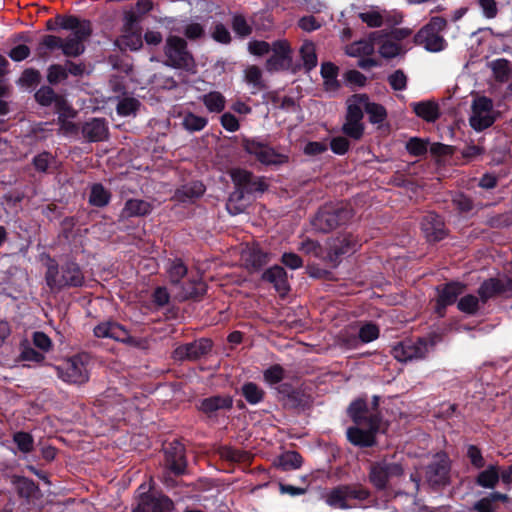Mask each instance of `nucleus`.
<instances>
[{"instance_id":"nucleus-1","label":"nucleus","mask_w":512,"mask_h":512,"mask_svg":"<svg viewBox=\"0 0 512 512\" xmlns=\"http://www.w3.org/2000/svg\"><path fill=\"white\" fill-rule=\"evenodd\" d=\"M92 28L85 25L83 28L71 32L66 38L46 34L38 42L35 48L36 57L47 62L54 56V51L61 50L66 57H78L85 51V42L91 36Z\"/></svg>"},{"instance_id":"nucleus-20","label":"nucleus","mask_w":512,"mask_h":512,"mask_svg":"<svg viewBox=\"0 0 512 512\" xmlns=\"http://www.w3.org/2000/svg\"><path fill=\"white\" fill-rule=\"evenodd\" d=\"M177 298L180 301L200 300L207 291V285L198 274H190L186 281L177 286Z\"/></svg>"},{"instance_id":"nucleus-16","label":"nucleus","mask_w":512,"mask_h":512,"mask_svg":"<svg viewBox=\"0 0 512 512\" xmlns=\"http://www.w3.org/2000/svg\"><path fill=\"white\" fill-rule=\"evenodd\" d=\"M272 55L266 61L268 71L289 69L292 63L291 47L286 40H277L272 43Z\"/></svg>"},{"instance_id":"nucleus-32","label":"nucleus","mask_w":512,"mask_h":512,"mask_svg":"<svg viewBox=\"0 0 512 512\" xmlns=\"http://www.w3.org/2000/svg\"><path fill=\"white\" fill-rule=\"evenodd\" d=\"M206 188L200 181H193L178 188L175 197L180 202H193L200 198Z\"/></svg>"},{"instance_id":"nucleus-22","label":"nucleus","mask_w":512,"mask_h":512,"mask_svg":"<svg viewBox=\"0 0 512 512\" xmlns=\"http://www.w3.org/2000/svg\"><path fill=\"white\" fill-rule=\"evenodd\" d=\"M94 335L97 338H110L118 342L129 343L132 338L128 330L114 321H104L95 326Z\"/></svg>"},{"instance_id":"nucleus-38","label":"nucleus","mask_w":512,"mask_h":512,"mask_svg":"<svg viewBox=\"0 0 512 512\" xmlns=\"http://www.w3.org/2000/svg\"><path fill=\"white\" fill-rule=\"evenodd\" d=\"M320 73L326 90L335 91L340 88V83L337 79L339 74L338 66L332 62H323L321 64Z\"/></svg>"},{"instance_id":"nucleus-13","label":"nucleus","mask_w":512,"mask_h":512,"mask_svg":"<svg viewBox=\"0 0 512 512\" xmlns=\"http://www.w3.org/2000/svg\"><path fill=\"white\" fill-rule=\"evenodd\" d=\"M380 416H373L363 425H356L347 429V438L350 443L359 447H372L376 440L375 434L380 426Z\"/></svg>"},{"instance_id":"nucleus-58","label":"nucleus","mask_w":512,"mask_h":512,"mask_svg":"<svg viewBox=\"0 0 512 512\" xmlns=\"http://www.w3.org/2000/svg\"><path fill=\"white\" fill-rule=\"evenodd\" d=\"M486 225L491 228H503L512 226V212H506L487 218Z\"/></svg>"},{"instance_id":"nucleus-45","label":"nucleus","mask_w":512,"mask_h":512,"mask_svg":"<svg viewBox=\"0 0 512 512\" xmlns=\"http://www.w3.org/2000/svg\"><path fill=\"white\" fill-rule=\"evenodd\" d=\"M56 22L59 28L65 29V30H71L72 32L77 31L81 28H83L85 25L88 26V28H91V23L88 20L81 21L76 16H56Z\"/></svg>"},{"instance_id":"nucleus-21","label":"nucleus","mask_w":512,"mask_h":512,"mask_svg":"<svg viewBox=\"0 0 512 512\" xmlns=\"http://www.w3.org/2000/svg\"><path fill=\"white\" fill-rule=\"evenodd\" d=\"M500 294L512 295V277L489 278L478 288V295L482 303H486L490 298Z\"/></svg>"},{"instance_id":"nucleus-60","label":"nucleus","mask_w":512,"mask_h":512,"mask_svg":"<svg viewBox=\"0 0 512 512\" xmlns=\"http://www.w3.org/2000/svg\"><path fill=\"white\" fill-rule=\"evenodd\" d=\"M343 133L354 139L359 140L364 132V126L362 122H353V121H346L342 128Z\"/></svg>"},{"instance_id":"nucleus-25","label":"nucleus","mask_w":512,"mask_h":512,"mask_svg":"<svg viewBox=\"0 0 512 512\" xmlns=\"http://www.w3.org/2000/svg\"><path fill=\"white\" fill-rule=\"evenodd\" d=\"M450 466L445 458L433 461L427 466L426 477L433 487L444 486L449 480Z\"/></svg>"},{"instance_id":"nucleus-64","label":"nucleus","mask_w":512,"mask_h":512,"mask_svg":"<svg viewBox=\"0 0 512 512\" xmlns=\"http://www.w3.org/2000/svg\"><path fill=\"white\" fill-rule=\"evenodd\" d=\"M452 202L456 209L463 213L470 212L474 206L473 200L463 193L455 195Z\"/></svg>"},{"instance_id":"nucleus-33","label":"nucleus","mask_w":512,"mask_h":512,"mask_svg":"<svg viewBox=\"0 0 512 512\" xmlns=\"http://www.w3.org/2000/svg\"><path fill=\"white\" fill-rule=\"evenodd\" d=\"M153 210V206L150 202L142 199H129L126 201L122 210L124 217H142L149 215Z\"/></svg>"},{"instance_id":"nucleus-35","label":"nucleus","mask_w":512,"mask_h":512,"mask_svg":"<svg viewBox=\"0 0 512 512\" xmlns=\"http://www.w3.org/2000/svg\"><path fill=\"white\" fill-rule=\"evenodd\" d=\"M242 257L246 266L253 270L261 269L269 260L268 254L262 251L258 246H252L245 250Z\"/></svg>"},{"instance_id":"nucleus-2","label":"nucleus","mask_w":512,"mask_h":512,"mask_svg":"<svg viewBox=\"0 0 512 512\" xmlns=\"http://www.w3.org/2000/svg\"><path fill=\"white\" fill-rule=\"evenodd\" d=\"M45 282L53 293L64 289L82 287L85 282L84 272L78 263L66 261L62 265L49 258L46 264Z\"/></svg>"},{"instance_id":"nucleus-12","label":"nucleus","mask_w":512,"mask_h":512,"mask_svg":"<svg viewBox=\"0 0 512 512\" xmlns=\"http://www.w3.org/2000/svg\"><path fill=\"white\" fill-rule=\"evenodd\" d=\"M139 490V502L133 512H173L174 503L166 495L150 493V486L141 484Z\"/></svg>"},{"instance_id":"nucleus-34","label":"nucleus","mask_w":512,"mask_h":512,"mask_svg":"<svg viewBox=\"0 0 512 512\" xmlns=\"http://www.w3.org/2000/svg\"><path fill=\"white\" fill-rule=\"evenodd\" d=\"M500 481V468L498 465H488L486 469L479 472L475 483L485 489H494Z\"/></svg>"},{"instance_id":"nucleus-52","label":"nucleus","mask_w":512,"mask_h":512,"mask_svg":"<svg viewBox=\"0 0 512 512\" xmlns=\"http://www.w3.org/2000/svg\"><path fill=\"white\" fill-rule=\"evenodd\" d=\"M285 377V370L279 364H274L264 370L263 378L269 385L279 384Z\"/></svg>"},{"instance_id":"nucleus-18","label":"nucleus","mask_w":512,"mask_h":512,"mask_svg":"<svg viewBox=\"0 0 512 512\" xmlns=\"http://www.w3.org/2000/svg\"><path fill=\"white\" fill-rule=\"evenodd\" d=\"M421 230L430 243L439 242L447 236L444 220L435 212H428L423 216Z\"/></svg>"},{"instance_id":"nucleus-37","label":"nucleus","mask_w":512,"mask_h":512,"mask_svg":"<svg viewBox=\"0 0 512 512\" xmlns=\"http://www.w3.org/2000/svg\"><path fill=\"white\" fill-rule=\"evenodd\" d=\"M411 105L414 113L427 122H435L440 116L439 106L434 102L421 101Z\"/></svg>"},{"instance_id":"nucleus-11","label":"nucleus","mask_w":512,"mask_h":512,"mask_svg":"<svg viewBox=\"0 0 512 512\" xmlns=\"http://www.w3.org/2000/svg\"><path fill=\"white\" fill-rule=\"evenodd\" d=\"M496 121L494 115L493 101L486 96H478L473 99L471 114L469 117L470 126L478 132L491 127Z\"/></svg>"},{"instance_id":"nucleus-10","label":"nucleus","mask_w":512,"mask_h":512,"mask_svg":"<svg viewBox=\"0 0 512 512\" xmlns=\"http://www.w3.org/2000/svg\"><path fill=\"white\" fill-rule=\"evenodd\" d=\"M433 347V341L426 338L406 339L393 346L391 354L399 362L422 360Z\"/></svg>"},{"instance_id":"nucleus-51","label":"nucleus","mask_w":512,"mask_h":512,"mask_svg":"<svg viewBox=\"0 0 512 512\" xmlns=\"http://www.w3.org/2000/svg\"><path fill=\"white\" fill-rule=\"evenodd\" d=\"M379 328L372 322L363 324L358 332V338L360 343H369L376 340L379 337Z\"/></svg>"},{"instance_id":"nucleus-59","label":"nucleus","mask_w":512,"mask_h":512,"mask_svg":"<svg viewBox=\"0 0 512 512\" xmlns=\"http://www.w3.org/2000/svg\"><path fill=\"white\" fill-rule=\"evenodd\" d=\"M359 18L363 23L372 28L381 27L383 24V16L376 10L359 13Z\"/></svg>"},{"instance_id":"nucleus-26","label":"nucleus","mask_w":512,"mask_h":512,"mask_svg":"<svg viewBox=\"0 0 512 512\" xmlns=\"http://www.w3.org/2000/svg\"><path fill=\"white\" fill-rule=\"evenodd\" d=\"M82 135L89 142H100L107 138L108 127L103 118H93L82 126Z\"/></svg>"},{"instance_id":"nucleus-8","label":"nucleus","mask_w":512,"mask_h":512,"mask_svg":"<svg viewBox=\"0 0 512 512\" xmlns=\"http://www.w3.org/2000/svg\"><path fill=\"white\" fill-rule=\"evenodd\" d=\"M361 246L358 237L352 233H340L327 242L325 260L332 266H337L345 256L354 254Z\"/></svg>"},{"instance_id":"nucleus-24","label":"nucleus","mask_w":512,"mask_h":512,"mask_svg":"<svg viewBox=\"0 0 512 512\" xmlns=\"http://www.w3.org/2000/svg\"><path fill=\"white\" fill-rule=\"evenodd\" d=\"M233 407V398L230 395H214L200 401L198 409L208 417L215 416L219 411H229Z\"/></svg>"},{"instance_id":"nucleus-17","label":"nucleus","mask_w":512,"mask_h":512,"mask_svg":"<svg viewBox=\"0 0 512 512\" xmlns=\"http://www.w3.org/2000/svg\"><path fill=\"white\" fill-rule=\"evenodd\" d=\"M165 467L175 475H182L186 471L187 460L184 445L174 440L164 448Z\"/></svg>"},{"instance_id":"nucleus-53","label":"nucleus","mask_w":512,"mask_h":512,"mask_svg":"<svg viewBox=\"0 0 512 512\" xmlns=\"http://www.w3.org/2000/svg\"><path fill=\"white\" fill-rule=\"evenodd\" d=\"M68 78V72L65 66L60 64H52L47 69V81L51 85H56L59 82Z\"/></svg>"},{"instance_id":"nucleus-46","label":"nucleus","mask_w":512,"mask_h":512,"mask_svg":"<svg viewBox=\"0 0 512 512\" xmlns=\"http://www.w3.org/2000/svg\"><path fill=\"white\" fill-rule=\"evenodd\" d=\"M208 124V119L203 116H198L192 112L184 115L182 120L183 127L189 132H198L203 130Z\"/></svg>"},{"instance_id":"nucleus-30","label":"nucleus","mask_w":512,"mask_h":512,"mask_svg":"<svg viewBox=\"0 0 512 512\" xmlns=\"http://www.w3.org/2000/svg\"><path fill=\"white\" fill-rule=\"evenodd\" d=\"M348 415L355 425L366 424L373 416H379L378 413H369L368 404L366 400L362 398L351 402L348 407Z\"/></svg>"},{"instance_id":"nucleus-28","label":"nucleus","mask_w":512,"mask_h":512,"mask_svg":"<svg viewBox=\"0 0 512 512\" xmlns=\"http://www.w3.org/2000/svg\"><path fill=\"white\" fill-rule=\"evenodd\" d=\"M381 37L380 32H372L369 39L355 41L346 47V54L351 57L370 56L374 53V42Z\"/></svg>"},{"instance_id":"nucleus-48","label":"nucleus","mask_w":512,"mask_h":512,"mask_svg":"<svg viewBox=\"0 0 512 512\" xmlns=\"http://www.w3.org/2000/svg\"><path fill=\"white\" fill-rule=\"evenodd\" d=\"M141 103L139 100L133 97H124L119 100L116 111L120 116L135 115L138 111Z\"/></svg>"},{"instance_id":"nucleus-7","label":"nucleus","mask_w":512,"mask_h":512,"mask_svg":"<svg viewBox=\"0 0 512 512\" xmlns=\"http://www.w3.org/2000/svg\"><path fill=\"white\" fill-rule=\"evenodd\" d=\"M403 475V465L387 458L371 462L369 466V481L378 491L386 490L393 479L400 478Z\"/></svg>"},{"instance_id":"nucleus-31","label":"nucleus","mask_w":512,"mask_h":512,"mask_svg":"<svg viewBox=\"0 0 512 512\" xmlns=\"http://www.w3.org/2000/svg\"><path fill=\"white\" fill-rule=\"evenodd\" d=\"M36 101L42 106H50L55 103L57 111L63 108L70 110L66 101L58 96L50 86H42L35 93Z\"/></svg>"},{"instance_id":"nucleus-42","label":"nucleus","mask_w":512,"mask_h":512,"mask_svg":"<svg viewBox=\"0 0 512 512\" xmlns=\"http://www.w3.org/2000/svg\"><path fill=\"white\" fill-rule=\"evenodd\" d=\"M111 193L101 183H95L90 188L89 203L95 207H105L109 204Z\"/></svg>"},{"instance_id":"nucleus-3","label":"nucleus","mask_w":512,"mask_h":512,"mask_svg":"<svg viewBox=\"0 0 512 512\" xmlns=\"http://www.w3.org/2000/svg\"><path fill=\"white\" fill-rule=\"evenodd\" d=\"M371 495L362 484H340L327 490L322 498L333 509L348 510L360 507Z\"/></svg>"},{"instance_id":"nucleus-14","label":"nucleus","mask_w":512,"mask_h":512,"mask_svg":"<svg viewBox=\"0 0 512 512\" xmlns=\"http://www.w3.org/2000/svg\"><path fill=\"white\" fill-rule=\"evenodd\" d=\"M213 348V342L209 338H199L193 342L179 345L172 353L176 361H197L207 356Z\"/></svg>"},{"instance_id":"nucleus-15","label":"nucleus","mask_w":512,"mask_h":512,"mask_svg":"<svg viewBox=\"0 0 512 512\" xmlns=\"http://www.w3.org/2000/svg\"><path fill=\"white\" fill-rule=\"evenodd\" d=\"M232 181L244 195L255 192H264L267 184L261 177L255 176L252 172L245 169H234L231 172Z\"/></svg>"},{"instance_id":"nucleus-39","label":"nucleus","mask_w":512,"mask_h":512,"mask_svg":"<svg viewBox=\"0 0 512 512\" xmlns=\"http://www.w3.org/2000/svg\"><path fill=\"white\" fill-rule=\"evenodd\" d=\"M167 273L170 283L177 287L181 284L183 278L188 275V268L180 258L169 260Z\"/></svg>"},{"instance_id":"nucleus-23","label":"nucleus","mask_w":512,"mask_h":512,"mask_svg":"<svg viewBox=\"0 0 512 512\" xmlns=\"http://www.w3.org/2000/svg\"><path fill=\"white\" fill-rule=\"evenodd\" d=\"M414 42L429 52H440L447 46L446 40L440 33L423 27L415 34Z\"/></svg>"},{"instance_id":"nucleus-47","label":"nucleus","mask_w":512,"mask_h":512,"mask_svg":"<svg viewBox=\"0 0 512 512\" xmlns=\"http://www.w3.org/2000/svg\"><path fill=\"white\" fill-rule=\"evenodd\" d=\"M302 463L303 458L296 451H287L279 458V466L284 471L298 469L301 467Z\"/></svg>"},{"instance_id":"nucleus-9","label":"nucleus","mask_w":512,"mask_h":512,"mask_svg":"<svg viewBox=\"0 0 512 512\" xmlns=\"http://www.w3.org/2000/svg\"><path fill=\"white\" fill-rule=\"evenodd\" d=\"M242 147L249 155L254 156L257 161L266 166H279L289 161V156L286 153L276 151L258 138L244 139Z\"/></svg>"},{"instance_id":"nucleus-41","label":"nucleus","mask_w":512,"mask_h":512,"mask_svg":"<svg viewBox=\"0 0 512 512\" xmlns=\"http://www.w3.org/2000/svg\"><path fill=\"white\" fill-rule=\"evenodd\" d=\"M201 102L210 113H221L225 109L226 99L218 91H211L200 97Z\"/></svg>"},{"instance_id":"nucleus-43","label":"nucleus","mask_w":512,"mask_h":512,"mask_svg":"<svg viewBox=\"0 0 512 512\" xmlns=\"http://www.w3.org/2000/svg\"><path fill=\"white\" fill-rule=\"evenodd\" d=\"M241 395L251 404L256 405L264 399L265 392L254 382H246L241 387Z\"/></svg>"},{"instance_id":"nucleus-63","label":"nucleus","mask_w":512,"mask_h":512,"mask_svg":"<svg viewBox=\"0 0 512 512\" xmlns=\"http://www.w3.org/2000/svg\"><path fill=\"white\" fill-rule=\"evenodd\" d=\"M212 38L221 44H229L231 42V35L227 27L222 23H217L212 32Z\"/></svg>"},{"instance_id":"nucleus-29","label":"nucleus","mask_w":512,"mask_h":512,"mask_svg":"<svg viewBox=\"0 0 512 512\" xmlns=\"http://www.w3.org/2000/svg\"><path fill=\"white\" fill-rule=\"evenodd\" d=\"M354 99L360 102L369 117V121L373 124H381L387 117V112L384 106L378 103L369 102L368 96L365 94L354 95Z\"/></svg>"},{"instance_id":"nucleus-40","label":"nucleus","mask_w":512,"mask_h":512,"mask_svg":"<svg viewBox=\"0 0 512 512\" xmlns=\"http://www.w3.org/2000/svg\"><path fill=\"white\" fill-rule=\"evenodd\" d=\"M299 54L303 62V69L309 73L318 64L316 48L313 42L305 41L300 47Z\"/></svg>"},{"instance_id":"nucleus-54","label":"nucleus","mask_w":512,"mask_h":512,"mask_svg":"<svg viewBox=\"0 0 512 512\" xmlns=\"http://www.w3.org/2000/svg\"><path fill=\"white\" fill-rule=\"evenodd\" d=\"M232 29L239 37H247L252 33V27L242 14H235L232 18Z\"/></svg>"},{"instance_id":"nucleus-5","label":"nucleus","mask_w":512,"mask_h":512,"mask_svg":"<svg viewBox=\"0 0 512 512\" xmlns=\"http://www.w3.org/2000/svg\"><path fill=\"white\" fill-rule=\"evenodd\" d=\"M352 217V209L346 206L324 205L313 217L311 224L314 230L328 233L338 226L348 223Z\"/></svg>"},{"instance_id":"nucleus-44","label":"nucleus","mask_w":512,"mask_h":512,"mask_svg":"<svg viewBox=\"0 0 512 512\" xmlns=\"http://www.w3.org/2000/svg\"><path fill=\"white\" fill-rule=\"evenodd\" d=\"M245 195L235 187V190L229 195L226 202V209L231 215H238L242 213L247 206Z\"/></svg>"},{"instance_id":"nucleus-6","label":"nucleus","mask_w":512,"mask_h":512,"mask_svg":"<svg viewBox=\"0 0 512 512\" xmlns=\"http://www.w3.org/2000/svg\"><path fill=\"white\" fill-rule=\"evenodd\" d=\"M89 356L77 354L62 360L55 366L58 378L68 384L82 385L89 380Z\"/></svg>"},{"instance_id":"nucleus-4","label":"nucleus","mask_w":512,"mask_h":512,"mask_svg":"<svg viewBox=\"0 0 512 512\" xmlns=\"http://www.w3.org/2000/svg\"><path fill=\"white\" fill-rule=\"evenodd\" d=\"M166 65L182 69L189 73H196V64L192 54L187 48V42L179 36H169L164 46Z\"/></svg>"},{"instance_id":"nucleus-55","label":"nucleus","mask_w":512,"mask_h":512,"mask_svg":"<svg viewBox=\"0 0 512 512\" xmlns=\"http://www.w3.org/2000/svg\"><path fill=\"white\" fill-rule=\"evenodd\" d=\"M299 249L307 255H312L316 258H325L323 257L322 246L318 241L307 238L301 242Z\"/></svg>"},{"instance_id":"nucleus-49","label":"nucleus","mask_w":512,"mask_h":512,"mask_svg":"<svg viewBox=\"0 0 512 512\" xmlns=\"http://www.w3.org/2000/svg\"><path fill=\"white\" fill-rule=\"evenodd\" d=\"M480 298L475 295L468 294L460 298L457 303V308L468 315H475L479 310Z\"/></svg>"},{"instance_id":"nucleus-36","label":"nucleus","mask_w":512,"mask_h":512,"mask_svg":"<svg viewBox=\"0 0 512 512\" xmlns=\"http://www.w3.org/2000/svg\"><path fill=\"white\" fill-rule=\"evenodd\" d=\"M244 80L250 86V92L253 95L266 89L262 71L256 65H250L244 70Z\"/></svg>"},{"instance_id":"nucleus-62","label":"nucleus","mask_w":512,"mask_h":512,"mask_svg":"<svg viewBox=\"0 0 512 512\" xmlns=\"http://www.w3.org/2000/svg\"><path fill=\"white\" fill-rule=\"evenodd\" d=\"M467 457L471 464L476 469H481L485 466V460L481 450L476 445H469L467 449Z\"/></svg>"},{"instance_id":"nucleus-57","label":"nucleus","mask_w":512,"mask_h":512,"mask_svg":"<svg viewBox=\"0 0 512 512\" xmlns=\"http://www.w3.org/2000/svg\"><path fill=\"white\" fill-rule=\"evenodd\" d=\"M406 149L412 156H423L427 152V142L420 138L412 137L406 143Z\"/></svg>"},{"instance_id":"nucleus-61","label":"nucleus","mask_w":512,"mask_h":512,"mask_svg":"<svg viewBox=\"0 0 512 512\" xmlns=\"http://www.w3.org/2000/svg\"><path fill=\"white\" fill-rule=\"evenodd\" d=\"M286 404L292 408H304L308 405V397L301 390L294 389L286 399Z\"/></svg>"},{"instance_id":"nucleus-50","label":"nucleus","mask_w":512,"mask_h":512,"mask_svg":"<svg viewBox=\"0 0 512 512\" xmlns=\"http://www.w3.org/2000/svg\"><path fill=\"white\" fill-rule=\"evenodd\" d=\"M13 441L17 445L19 451L24 454L32 452L34 448L33 436L28 432L19 431L14 433Z\"/></svg>"},{"instance_id":"nucleus-27","label":"nucleus","mask_w":512,"mask_h":512,"mask_svg":"<svg viewBox=\"0 0 512 512\" xmlns=\"http://www.w3.org/2000/svg\"><path fill=\"white\" fill-rule=\"evenodd\" d=\"M262 279L273 284L276 291L281 295H286L290 290L287 273L285 269L279 265L267 269L263 273Z\"/></svg>"},{"instance_id":"nucleus-56","label":"nucleus","mask_w":512,"mask_h":512,"mask_svg":"<svg viewBox=\"0 0 512 512\" xmlns=\"http://www.w3.org/2000/svg\"><path fill=\"white\" fill-rule=\"evenodd\" d=\"M388 83L395 91H403L407 88V76L403 70L398 69L388 76Z\"/></svg>"},{"instance_id":"nucleus-19","label":"nucleus","mask_w":512,"mask_h":512,"mask_svg":"<svg viewBox=\"0 0 512 512\" xmlns=\"http://www.w3.org/2000/svg\"><path fill=\"white\" fill-rule=\"evenodd\" d=\"M464 286L458 282H450L437 287L438 297L435 305V313L444 317L446 308L454 304L458 296L463 292Z\"/></svg>"}]
</instances>
